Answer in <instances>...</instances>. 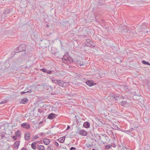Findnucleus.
I'll use <instances>...</instances> for the list:
<instances>
[{
  "label": "nucleus",
  "mask_w": 150,
  "mask_h": 150,
  "mask_svg": "<svg viewBox=\"0 0 150 150\" xmlns=\"http://www.w3.org/2000/svg\"><path fill=\"white\" fill-rule=\"evenodd\" d=\"M30 62H31L29 61H27V62L26 63V65L28 66H27V67H28L29 68H30L32 65V63H30V65H29V64L30 63Z\"/></svg>",
  "instance_id": "28"
},
{
  "label": "nucleus",
  "mask_w": 150,
  "mask_h": 150,
  "mask_svg": "<svg viewBox=\"0 0 150 150\" xmlns=\"http://www.w3.org/2000/svg\"><path fill=\"white\" fill-rule=\"evenodd\" d=\"M34 144V143H32V144L31 145V148H32V149H33L34 150H35L36 149V147L35 146V144Z\"/></svg>",
  "instance_id": "31"
},
{
  "label": "nucleus",
  "mask_w": 150,
  "mask_h": 150,
  "mask_svg": "<svg viewBox=\"0 0 150 150\" xmlns=\"http://www.w3.org/2000/svg\"><path fill=\"white\" fill-rule=\"evenodd\" d=\"M7 102L8 100H3L0 102V104H3L4 103H6Z\"/></svg>",
  "instance_id": "35"
},
{
  "label": "nucleus",
  "mask_w": 150,
  "mask_h": 150,
  "mask_svg": "<svg viewBox=\"0 0 150 150\" xmlns=\"http://www.w3.org/2000/svg\"><path fill=\"white\" fill-rule=\"evenodd\" d=\"M67 61H69L70 63H73L74 62V60L73 59L70 57H69L68 59H67Z\"/></svg>",
  "instance_id": "26"
},
{
  "label": "nucleus",
  "mask_w": 150,
  "mask_h": 150,
  "mask_svg": "<svg viewBox=\"0 0 150 150\" xmlns=\"http://www.w3.org/2000/svg\"><path fill=\"white\" fill-rule=\"evenodd\" d=\"M89 41H88V40H86V44H88V43H89Z\"/></svg>",
  "instance_id": "56"
},
{
  "label": "nucleus",
  "mask_w": 150,
  "mask_h": 150,
  "mask_svg": "<svg viewBox=\"0 0 150 150\" xmlns=\"http://www.w3.org/2000/svg\"><path fill=\"white\" fill-rule=\"evenodd\" d=\"M149 65H150V64L149 63Z\"/></svg>",
  "instance_id": "64"
},
{
  "label": "nucleus",
  "mask_w": 150,
  "mask_h": 150,
  "mask_svg": "<svg viewBox=\"0 0 150 150\" xmlns=\"http://www.w3.org/2000/svg\"><path fill=\"white\" fill-rule=\"evenodd\" d=\"M15 134L16 136L18 138H20L21 137V133L20 132V131L18 130L17 131L15 132Z\"/></svg>",
  "instance_id": "17"
},
{
  "label": "nucleus",
  "mask_w": 150,
  "mask_h": 150,
  "mask_svg": "<svg viewBox=\"0 0 150 150\" xmlns=\"http://www.w3.org/2000/svg\"><path fill=\"white\" fill-rule=\"evenodd\" d=\"M43 133H41V135H43Z\"/></svg>",
  "instance_id": "59"
},
{
  "label": "nucleus",
  "mask_w": 150,
  "mask_h": 150,
  "mask_svg": "<svg viewBox=\"0 0 150 150\" xmlns=\"http://www.w3.org/2000/svg\"><path fill=\"white\" fill-rule=\"evenodd\" d=\"M53 146L52 144H50L49 145L47 148V149L48 150H52V147Z\"/></svg>",
  "instance_id": "37"
},
{
  "label": "nucleus",
  "mask_w": 150,
  "mask_h": 150,
  "mask_svg": "<svg viewBox=\"0 0 150 150\" xmlns=\"http://www.w3.org/2000/svg\"><path fill=\"white\" fill-rule=\"evenodd\" d=\"M119 96H117L116 95L114 94L112 96V97L115 99V100H117V97H118Z\"/></svg>",
  "instance_id": "30"
},
{
  "label": "nucleus",
  "mask_w": 150,
  "mask_h": 150,
  "mask_svg": "<svg viewBox=\"0 0 150 150\" xmlns=\"http://www.w3.org/2000/svg\"><path fill=\"white\" fill-rule=\"evenodd\" d=\"M40 70L41 71L45 73H47V70L45 68L41 69H40Z\"/></svg>",
  "instance_id": "39"
},
{
  "label": "nucleus",
  "mask_w": 150,
  "mask_h": 150,
  "mask_svg": "<svg viewBox=\"0 0 150 150\" xmlns=\"http://www.w3.org/2000/svg\"><path fill=\"white\" fill-rule=\"evenodd\" d=\"M92 150H96L95 149H93Z\"/></svg>",
  "instance_id": "61"
},
{
  "label": "nucleus",
  "mask_w": 150,
  "mask_h": 150,
  "mask_svg": "<svg viewBox=\"0 0 150 150\" xmlns=\"http://www.w3.org/2000/svg\"><path fill=\"white\" fill-rule=\"evenodd\" d=\"M122 32L126 35V37L129 38H132L136 33L134 31L131 30V28L127 26H124L123 28Z\"/></svg>",
  "instance_id": "1"
},
{
  "label": "nucleus",
  "mask_w": 150,
  "mask_h": 150,
  "mask_svg": "<svg viewBox=\"0 0 150 150\" xmlns=\"http://www.w3.org/2000/svg\"><path fill=\"white\" fill-rule=\"evenodd\" d=\"M12 9H6L4 12L3 14L5 17H6L9 15V13L12 11Z\"/></svg>",
  "instance_id": "5"
},
{
  "label": "nucleus",
  "mask_w": 150,
  "mask_h": 150,
  "mask_svg": "<svg viewBox=\"0 0 150 150\" xmlns=\"http://www.w3.org/2000/svg\"><path fill=\"white\" fill-rule=\"evenodd\" d=\"M99 137H100V139H101V137L100 136H99Z\"/></svg>",
  "instance_id": "63"
},
{
  "label": "nucleus",
  "mask_w": 150,
  "mask_h": 150,
  "mask_svg": "<svg viewBox=\"0 0 150 150\" xmlns=\"http://www.w3.org/2000/svg\"><path fill=\"white\" fill-rule=\"evenodd\" d=\"M21 126L23 128H25L26 129H29L30 127V125L29 124H27L26 122L22 123L21 125Z\"/></svg>",
  "instance_id": "7"
},
{
  "label": "nucleus",
  "mask_w": 150,
  "mask_h": 150,
  "mask_svg": "<svg viewBox=\"0 0 150 150\" xmlns=\"http://www.w3.org/2000/svg\"><path fill=\"white\" fill-rule=\"evenodd\" d=\"M65 138V136L60 137L57 139V140L61 143H63L64 142Z\"/></svg>",
  "instance_id": "15"
},
{
  "label": "nucleus",
  "mask_w": 150,
  "mask_h": 150,
  "mask_svg": "<svg viewBox=\"0 0 150 150\" xmlns=\"http://www.w3.org/2000/svg\"><path fill=\"white\" fill-rule=\"evenodd\" d=\"M70 126L69 125H68L67 127L66 130H68V129H70Z\"/></svg>",
  "instance_id": "51"
},
{
  "label": "nucleus",
  "mask_w": 150,
  "mask_h": 150,
  "mask_svg": "<svg viewBox=\"0 0 150 150\" xmlns=\"http://www.w3.org/2000/svg\"><path fill=\"white\" fill-rule=\"evenodd\" d=\"M56 115L53 113H51L47 116V118L50 120H52Z\"/></svg>",
  "instance_id": "11"
},
{
  "label": "nucleus",
  "mask_w": 150,
  "mask_h": 150,
  "mask_svg": "<svg viewBox=\"0 0 150 150\" xmlns=\"http://www.w3.org/2000/svg\"><path fill=\"white\" fill-rule=\"evenodd\" d=\"M88 40L89 41V43L87 44H86V45L88 47H91L92 46L93 47H94V46H93L91 44V43L92 42H91V40L89 39H88Z\"/></svg>",
  "instance_id": "24"
},
{
  "label": "nucleus",
  "mask_w": 150,
  "mask_h": 150,
  "mask_svg": "<svg viewBox=\"0 0 150 150\" xmlns=\"http://www.w3.org/2000/svg\"><path fill=\"white\" fill-rule=\"evenodd\" d=\"M23 52L22 53V55L24 56L27 55L28 54L27 52H26V50L24 51H22Z\"/></svg>",
  "instance_id": "33"
},
{
  "label": "nucleus",
  "mask_w": 150,
  "mask_h": 150,
  "mask_svg": "<svg viewBox=\"0 0 150 150\" xmlns=\"http://www.w3.org/2000/svg\"><path fill=\"white\" fill-rule=\"evenodd\" d=\"M32 91V90L31 89L29 91H27V93H31Z\"/></svg>",
  "instance_id": "50"
},
{
  "label": "nucleus",
  "mask_w": 150,
  "mask_h": 150,
  "mask_svg": "<svg viewBox=\"0 0 150 150\" xmlns=\"http://www.w3.org/2000/svg\"><path fill=\"white\" fill-rule=\"evenodd\" d=\"M4 136H5V135H4H4H2V136H1V137H4Z\"/></svg>",
  "instance_id": "60"
},
{
  "label": "nucleus",
  "mask_w": 150,
  "mask_h": 150,
  "mask_svg": "<svg viewBox=\"0 0 150 150\" xmlns=\"http://www.w3.org/2000/svg\"><path fill=\"white\" fill-rule=\"evenodd\" d=\"M102 136L103 141H101V142L103 143H105L109 141V137L105 134H104L102 135Z\"/></svg>",
  "instance_id": "3"
},
{
  "label": "nucleus",
  "mask_w": 150,
  "mask_h": 150,
  "mask_svg": "<svg viewBox=\"0 0 150 150\" xmlns=\"http://www.w3.org/2000/svg\"><path fill=\"white\" fill-rule=\"evenodd\" d=\"M39 136H38V135H35V137L36 138H39Z\"/></svg>",
  "instance_id": "53"
},
{
  "label": "nucleus",
  "mask_w": 150,
  "mask_h": 150,
  "mask_svg": "<svg viewBox=\"0 0 150 150\" xmlns=\"http://www.w3.org/2000/svg\"><path fill=\"white\" fill-rule=\"evenodd\" d=\"M74 62H75L78 66H81L84 65L82 61L79 60L78 59L75 60Z\"/></svg>",
  "instance_id": "9"
},
{
  "label": "nucleus",
  "mask_w": 150,
  "mask_h": 150,
  "mask_svg": "<svg viewBox=\"0 0 150 150\" xmlns=\"http://www.w3.org/2000/svg\"><path fill=\"white\" fill-rule=\"evenodd\" d=\"M83 126L85 128H88L90 127V123L88 121L85 122L83 124Z\"/></svg>",
  "instance_id": "12"
},
{
  "label": "nucleus",
  "mask_w": 150,
  "mask_h": 150,
  "mask_svg": "<svg viewBox=\"0 0 150 150\" xmlns=\"http://www.w3.org/2000/svg\"><path fill=\"white\" fill-rule=\"evenodd\" d=\"M17 137L16 136H12V138L14 140H16L17 139Z\"/></svg>",
  "instance_id": "40"
},
{
  "label": "nucleus",
  "mask_w": 150,
  "mask_h": 150,
  "mask_svg": "<svg viewBox=\"0 0 150 150\" xmlns=\"http://www.w3.org/2000/svg\"><path fill=\"white\" fill-rule=\"evenodd\" d=\"M38 111L40 113H41L43 112L42 109H38Z\"/></svg>",
  "instance_id": "44"
},
{
  "label": "nucleus",
  "mask_w": 150,
  "mask_h": 150,
  "mask_svg": "<svg viewBox=\"0 0 150 150\" xmlns=\"http://www.w3.org/2000/svg\"><path fill=\"white\" fill-rule=\"evenodd\" d=\"M54 144L57 146H59L58 143L56 141H55L54 142Z\"/></svg>",
  "instance_id": "42"
},
{
  "label": "nucleus",
  "mask_w": 150,
  "mask_h": 150,
  "mask_svg": "<svg viewBox=\"0 0 150 150\" xmlns=\"http://www.w3.org/2000/svg\"><path fill=\"white\" fill-rule=\"evenodd\" d=\"M42 123H43L42 121H40L39 122V124L40 125L41 124H42Z\"/></svg>",
  "instance_id": "57"
},
{
  "label": "nucleus",
  "mask_w": 150,
  "mask_h": 150,
  "mask_svg": "<svg viewBox=\"0 0 150 150\" xmlns=\"http://www.w3.org/2000/svg\"><path fill=\"white\" fill-rule=\"evenodd\" d=\"M20 101L21 103L25 104L28 102V100L27 98H24L21 99Z\"/></svg>",
  "instance_id": "14"
},
{
  "label": "nucleus",
  "mask_w": 150,
  "mask_h": 150,
  "mask_svg": "<svg viewBox=\"0 0 150 150\" xmlns=\"http://www.w3.org/2000/svg\"><path fill=\"white\" fill-rule=\"evenodd\" d=\"M46 26L47 28H48L49 27V26L48 25H47Z\"/></svg>",
  "instance_id": "58"
},
{
  "label": "nucleus",
  "mask_w": 150,
  "mask_h": 150,
  "mask_svg": "<svg viewBox=\"0 0 150 150\" xmlns=\"http://www.w3.org/2000/svg\"><path fill=\"white\" fill-rule=\"evenodd\" d=\"M76 149V148L74 147H71L70 149V150H73Z\"/></svg>",
  "instance_id": "46"
},
{
  "label": "nucleus",
  "mask_w": 150,
  "mask_h": 150,
  "mask_svg": "<svg viewBox=\"0 0 150 150\" xmlns=\"http://www.w3.org/2000/svg\"><path fill=\"white\" fill-rule=\"evenodd\" d=\"M37 146L38 147L40 146V145H37Z\"/></svg>",
  "instance_id": "62"
},
{
  "label": "nucleus",
  "mask_w": 150,
  "mask_h": 150,
  "mask_svg": "<svg viewBox=\"0 0 150 150\" xmlns=\"http://www.w3.org/2000/svg\"><path fill=\"white\" fill-rule=\"evenodd\" d=\"M30 133H28L25 134V140L28 141L30 139Z\"/></svg>",
  "instance_id": "20"
},
{
  "label": "nucleus",
  "mask_w": 150,
  "mask_h": 150,
  "mask_svg": "<svg viewBox=\"0 0 150 150\" xmlns=\"http://www.w3.org/2000/svg\"><path fill=\"white\" fill-rule=\"evenodd\" d=\"M26 48V46L24 44H19L18 47L16 48V50H14V53H16L25 51Z\"/></svg>",
  "instance_id": "2"
},
{
  "label": "nucleus",
  "mask_w": 150,
  "mask_h": 150,
  "mask_svg": "<svg viewBox=\"0 0 150 150\" xmlns=\"http://www.w3.org/2000/svg\"><path fill=\"white\" fill-rule=\"evenodd\" d=\"M140 96V95H137L136 93H135L133 96V98L135 100H138L140 99L139 97Z\"/></svg>",
  "instance_id": "18"
},
{
  "label": "nucleus",
  "mask_w": 150,
  "mask_h": 150,
  "mask_svg": "<svg viewBox=\"0 0 150 150\" xmlns=\"http://www.w3.org/2000/svg\"><path fill=\"white\" fill-rule=\"evenodd\" d=\"M134 129H133V128H132L129 130H127V132L126 133L128 134L129 135L133 134H134Z\"/></svg>",
  "instance_id": "13"
},
{
  "label": "nucleus",
  "mask_w": 150,
  "mask_h": 150,
  "mask_svg": "<svg viewBox=\"0 0 150 150\" xmlns=\"http://www.w3.org/2000/svg\"><path fill=\"white\" fill-rule=\"evenodd\" d=\"M105 1L103 0H99L98 2V5L99 6H102L104 4Z\"/></svg>",
  "instance_id": "21"
},
{
  "label": "nucleus",
  "mask_w": 150,
  "mask_h": 150,
  "mask_svg": "<svg viewBox=\"0 0 150 150\" xmlns=\"http://www.w3.org/2000/svg\"><path fill=\"white\" fill-rule=\"evenodd\" d=\"M111 147L110 144L105 145V148L107 149H111Z\"/></svg>",
  "instance_id": "32"
},
{
  "label": "nucleus",
  "mask_w": 150,
  "mask_h": 150,
  "mask_svg": "<svg viewBox=\"0 0 150 150\" xmlns=\"http://www.w3.org/2000/svg\"><path fill=\"white\" fill-rule=\"evenodd\" d=\"M58 81L60 82L59 80L53 79L52 80V82L54 83H57L59 82Z\"/></svg>",
  "instance_id": "27"
},
{
  "label": "nucleus",
  "mask_w": 150,
  "mask_h": 150,
  "mask_svg": "<svg viewBox=\"0 0 150 150\" xmlns=\"http://www.w3.org/2000/svg\"><path fill=\"white\" fill-rule=\"evenodd\" d=\"M69 85V83L67 82H64V86L63 87H67Z\"/></svg>",
  "instance_id": "36"
},
{
  "label": "nucleus",
  "mask_w": 150,
  "mask_h": 150,
  "mask_svg": "<svg viewBox=\"0 0 150 150\" xmlns=\"http://www.w3.org/2000/svg\"><path fill=\"white\" fill-rule=\"evenodd\" d=\"M52 72V71L51 70H47V73L48 74H51Z\"/></svg>",
  "instance_id": "45"
},
{
  "label": "nucleus",
  "mask_w": 150,
  "mask_h": 150,
  "mask_svg": "<svg viewBox=\"0 0 150 150\" xmlns=\"http://www.w3.org/2000/svg\"><path fill=\"white\" fill-rule=\"evenodd\" d=\"M119 130H120V131H122V132H125L126 133V132H126L127 131V130H125V129H120V128L119 129Z\"/></svg>",
  "instance_id": "41"
},
{
  "label": "nucleus",
  "mask_w": 150,
  "mask_h": 150,
  "mask_svg": "<svg viewBox=\"0 0 150 150\" xmlns=\"http://www.w3.org/2000/svg\"><path fill=\"white\" fill-rule=\"evenodd\" d=\"M21 150H28L27 149H26V148L23 147L21 149Z\"/></svg>",
  "instance_id": "49"
},
{
  "label": "nucleus",
  "mask_w": 150,
  "mask_h": 150,
  "mask_svg": "<svg viewBox=\"0 0 150 150\" xmlns=\"http://www.w3.org/2000/svg\"><path fill=\"white\" fill-rule=\"evenodd\" d=\"M142 62L143 64H147V65H149V62L146 61L145 60H143Z\"/></svg>",
  "instance_id": "34"
},
{
  "label": "nucleus",
  "mask_w": 150,
  "mask_h": 150,
  "mask_svg": "<svg viewBox=\"0 0 150 150\" xmlns=\"http://www.w3.org/2000/svg\"><path fill=\"white\" fill-rule=\"evenodd\" d=\"M39 142V141H35L33 142V143H34V144H35V145H36V144H37L38 142Z\"/></svg>",
  "instance_id": "47"
},
{
  "label": "nucleus",
  "mask_w": 150,
  "mask_h": 150,
  "mask_svg": "<svg viewBox=\"0 0 150 150\" xmlns=\"http://www.w3.org/2000/svg\"><path fill=\"white\" fill-rule=\"evenodd\" d=\"M112 128L114 129L119 130L120 128L118 127L117 125L115 124H113L112 125Z\"/></svg>",
  "instance_id": "22"
},
{
  "label": "nucleus",
  "mask_w": 150,
  "mask_h": 150,
  "mask_svg": "<svg viewBox=\"0 0 150 150\" xmlns=\"http://www.w3.org/2000/svg\"><path fill=\"white\" fill-rule=\"evenodd\" d=\"M146 23H143V25H142V28H143V26L145 25H146Z\"/></svg>",
  "instance_id": "54"
},
{
  "label": "nucleus",
  "mask_w": 150,
  "mask_h": 150,
  "mask_svg": "<svg viewBox=\"0 0 150 150\" xmlns=\"http://www.w3.org/2000/svg\"><path fill=\"white\" fill-rule=\"evenodd\" d=\"M19 145V142L16 141L14 144V147L16 149H18Z\"/></svg>",
  "instance_id": "19"
},
{
  "label": "nucleus",
  "mask_w": 150,
  "mask_h": 150,
  "mask_svg": "<svg viewBox=\"0 0 150 150\" xmlns=\"http://www.w3.org/2000/svg\"><path fill=\"white\" fill-rule=\"evenodd\" d=\"M43 142L45 145H48L50 143V141L49 139H45L43 140Z\"/></svg>",
  "instance_id": "16"
},
{
  "label": "nucleus",
  "mask_w": 150,
  "mask_h": 150,
  "mask_svg": "<svg viewBox=\"0 0 150 150\" xmlns=\"http://www.w3.org/2000/svg\"><path fill=\"white\" fill-rule=\"evenodd\" d=\"M69 56L68 53L67 52L63 56V58L62 59V60L64 61H67V59Z\"/></svg>",
  "instance_id": "8"
},
{
  "label": "nucleus",
  "mask_w": 150,
  "mask_h": 150,
  "mask_svg": "<svg viewBox=\"0 0 150 150\" xmlns=\"http://www.w3.org/2000/svg\"><path fill=\"white\" fill-rule=\"evenodd\" d=\"M60 81V82L58 81V85L61 86L63 87L64 86V82L63 81L61 80H59Z\"/></svg>",
  "instance_id": "23"
},
{
  "label": "nucleus",
  "mask_w": 150,
  "mask_h": 150,
  "mask_svg": "<svg viewBox=\"0 0 150 150\" xmlns=\"http://www.w3.org/2000/svg\"><path fill=\"white\" fill-rule=\"evenodd\" d=\"M92 145H91V144H86V146L88 147V148H89L91 146H92Z\"/></svg>",
  "instance_id": "43"
},
{
  "label": "nucleus",
  "mask_w": 150,
  "mask_h": 150,
  "mask_svg": "<svg viewBox=\"0 0 150 150\" xmlns=\"http://www.w3.org/2000/svg\"><path fill=\"white\" fill-rule=\"evenodd\" d=\"M127 102L126 101H122L120 103V104L122 106H125L126 105Z\"/></svg>",
  "instance_id": "25"
},
{
  "label": "nucleus",
  "mask_w": 150,
  "mask_h": 150,
  "mask_svg": "<svg viewBox=\"0 0 150 150\" xmlns=\"http://www.w3.org/2000/svg\"><path fill=\"white\" fill-rule=\"evenodd\" d=\"M111 112H113V113H115V110H112H112H111Z\"/></svg>",
  "instance_id": "52"
},
{
  "label": "nucleus",
  "mask_w": 150,
  "mask_h": 150,
  "mask_svg": "<svg viewBox=\"0 0 150 150\" xmlns=\"http://www.w3.org/2000/svg\"><path fill=\"white\" fill-rule=\"evenodd\" d=\"M78 134L80 135H81L84 136H86L87 134V132L84 129H81L78 132Z\"/></svg>",
  "instance_id": "6"
},
{
  "label": "nucleus",
  "mask_w": 150,
  "mask_h": 150,
  "mask_svg": "<svg viewBox=\"0 0 150 150\" xmlns=\"http://www.w3.org/2000/svg\"><path fill=\"white\" fill-rule=\"evenodd\" d=\"M45 88L48 92H51L53 91V87L51 86L48 85L45 86Z\"/></svg>",
  "instance_id": "10"
},
{
  "label": "nucleus",
  "mask_w": 150,
  "mask_h": 150,
  "mask_svg": "<svg viewBox=\"0 0 150 150\" xmlns=\"http://www.w3.org/2000/svg\"><path fill=\"white\" fill-rule=\"evenodd\" d=\"M40 146L38 148V149L40 150H45V148L44 146L42 145H40Z\"/></svg>",
  "instance_id": "29"
},
{
  "label": "nucleus",
  "mask_w": 150,
  "mask_h": 150,
  "mask_svg": "<svg viewBox=\"0 0 150 150\" xmlns=\"http://www.w3.org/2000/svg\"><path fill=\"white\" fill-rule=\"evenodd\" d=\"M86 83L89 86L96 85V83H94V81L92 80H88L86 82Z\"/></svg>",
  "instance_id": "4"
},
{
  "label": "nucleus",
  "mask_w": 150,
  "mask_h": 150,
  "mask_svg": "<svg viewBox=\"0 0 150 150\" xmlns=\"http://www.w3.org/2000/svg\"><path fill=\"white\" fill-rule=\"evenodd\" d=\"M110 145V146L111 147H113L114 148H115L116 147V144L114 143H111Z\"/></svg>",
  "instance_id": "38"
},
{
  "label": "nucleus",
  "mask_w": 150,
  "mask_h": 150,
  "mask_svg": "<svg viewBox=\"0 0 150 150\" xmlns=\"http://www.w3.org/2000/svg\"><path fill=\"white\" fill-rule=\"evenodd\" d=\"M83 38H86L87 37V35H83Z\"/></svg>",
  "instance_id": "55"
},
{
  "label": "nucleus",
  "mask_w": 150,
  "mask_h": 150,
  "mask_svg": "<svg viewBox=\"0 0 150 150\" xmlns=\"http://www.w3.org/2000/svg\"><path fill=\"white\" fill-rule=\"evenodd\" d=\"M27 93V91H26V92L23 91V92H21V94L22 95V94H24L25 93Z\"/></svg>",
  "instance_id": "48"
}]
</instances>
